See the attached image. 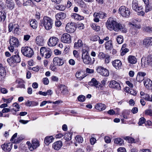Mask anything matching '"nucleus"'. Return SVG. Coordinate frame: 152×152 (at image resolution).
Listing matches in <instances>:
<instances>
[{
    "instance_id": "obj_7",
    "label": "nucleus",
    "mask_w": 152,
    "mask_h": 152,
    "mask_svg": "<svg viewBox=\"0 0 152 152\" xmlns=\"http://www.w3.org/2000/svg\"><path fill=\"white\" fill-rule=\"evenodd\" d=\"M41 55L45 58H48L50 57L52 54V52L49 48H47L45 47H42L40 49Z\"/></svg>"
},
{
    "instance_id": "obj_40",
    "label": "nucleus",
    "mask_w": 152,
    "mask_h": 152,
    "mask_svg": "<svg viewBox=\"0 0 152 152\" xmlns=\"http://www.w3.org/2000/svg\"><path fill=\"white\" fill-rule=\"evenodd\" d=\"M72 135L70 133L65 134L64 135V138L66 141H69L71 139Z\"/></svg>"
},
{
    "instance_id": "obj_1",
    "label": "nucleus",
    "mask_w": 152,
    "mask_h": 152,
    "mask_svg": "<svg viewBox=\"0 0 152 152\" xmlns=\"http://www.w3.org/2000/svg\"><path fill=\"white\" fill-rule=\"evenodd\" d=\"M107 27L109 30H114L116 32L119 31L124 33H126L127 29L125 26L117 22L111 18H109L107 22Z\"/></svg>"
},
{
    "instance_id": "obj_24",
    "label": "nucleus",
    "mask_w": 152,
    "mask_h": 152,
    "mask_svg": "<svg viewBox=\"0 0 152 152\" xmlns=\"http://www.w3.org/2000/svg\"><path fill=\"white\" fill-rule=\"evenodd\" d=\"M86 76L85 72L82 70L77 72L75 74V76L79 80L83 79Z\"/></svg>"
},
{
    "instance_id": "obj_63",
    "label": "nucleus",
    "mask_w": 152,
    "mask_h": 152,
    "mask_svg": "<svg viewBox=\"0 0 152 152\" xmlns=\"http://www.w3.org/2000/svg\"><path fill=\"white\" fill-rule=\"evenodd\" d=\"M43 83L45 85H48L49 83V80L47 77L44 78L43 79Z\"/></svg>"
},
{
    "instance_id": "obj_29",
    "label": "nucleus",
    "mask_w": 152,
    "mask_h": 152,
    "mask_svg": "<svg viewBox=\"0 0 152 152\" xmlns=\"http://www.w3.org/2000/svg\"><path fill=\"white\" fill-rule=\"evenodd\" d=\"M36 43L38 45L42 46L44 44V39L41 36H37L36 39Z\"/></svg>"
},
{
    "instance_id": "obj_16",
    "label": "nucleus",
    "mask_w": 152,
    "mask_h": 152,
    "mask_svg": "<svg viewBox=\"0 0 152 152\" xmlns=\"http://www.w3.org/2000/svg\"><path fill=\"white\" fill-rule=\"evenodd\" d=\"M61 40L65 43H69L71 42L72 41L71 37L68 34H64L62 36Z\"/></svg>"
},
{
    "instance_id": "obj_53",
    "label": "nucleus",
    "mask_w": 152,
    "mask_h": 152,
    "mask_svg": "<svg viewBox=\"0 0 152 152\" xmlns=\"http://www.w3.org/2000/svg\"><path fill=\"white\" fill-rule=\"evenodd\" d=\"M145 120L144 118L142 117L140 118L139 120L138 124L139 125H141L145 122Z\"/></svg>"
},
{
    "instance_id": "obj_60",
    "label": "nucleus",
    "mask_w": 152,
    "mask_h": 152,
    "mask_svg": "<svg viewBox=\"0 0 152 152\" xmlns=\"http://www.w3.org/2000/svg\"><path fill=\"white\" fill-rule=\"evenodd\" d=\"M122 115L124 118L127 119H129V113H123Z\"/></svg>"
},
{
    "instance_id": "obj_32",
    "label": "nucleus",
    "mask_w": 152,
    "mask_h": 152,
    "mask_svg": "<svg viewBox=\"0 0 152 152\" xmlns=\"http://www.w3.org/2000/svg\"><path fill=\"white\" fill-rule=\"evenodd\" d=\"M55 17L56 19L62 20L66 18V15L63 12H60L57 14Z\"/></svg>"
},
{
    "instance_id": "obj_49",
    "label": "nucleus",
    "mask_w": 152,
    "mask_h": 152,
    "mask_svg": "<svg viewBox=\"0 0 152 152\" xmlns=\"http://www.w3.org/2000/svg\"><path fill=\"white\" fill-rule=\"evenodd\" d=\"M56 8L57 10L61 11H63L65 9V7L62 5H58L56 7Z\"/></svg>"
},
{
    "instance_id": "obj_27",
    "label": "nucleus",
    "mask_w": 152,
    "mask_h": 152,
    "mask_svg": "<svg viewBox=\"0 0 152 152\" xmlns=\"http://www.w3.org/2000/svg\"><path fill=\"white\" fill-rule=\"evenodd\" d=\"M105 48L106 50H111L113 48V45L112 41L109 40L106 42L105 43Z\"/></svg>"
},
{
    "instance_id": "obj_38",
    "label": "nucleus",
    "mask_w": 152,
    "mask_h": 152,
    "mask_svg": "<svg viewBox=\"0 0 152 152\" xmlns=\"http://www.w3.org/2000/svg\"><path fill=\"white\" fill-rule=\"evenodd\" d=\"M82 41L81 40H78L77 42H75L74 44V47L75 48H78L82 46Z\"/></svg>"
},
{
    "instance_id": "obj_37",
    "label": "nucleus",
    "mask_w": 152,
    "mask_h": 152,
    "mask_svg": "<svg viewBox=\"0 0 152 152\" xmlns=\"http://www.w3.org/2000/svg\"><path fill=\"white\" fill-rule=\"evenodd\" d=\"M114 142L115 144L121 145L124 144V141L122 139L118 138L115 139Z\"/></svg>"
},
{
    "instance_id": "obj_58",
    "label": "nucleus",
    "mask_w": 152,
    "mask_h": 152,
    "mask_svg": "<svg viewBox=\"0 0 152 152\" xmlns=\"http://www.w3.org/2000/svg\"><path fill=\"white\" fill-rule=\"evenodd\" d=\"M59 19H56L55 21V25L56 26L59 27L61 25V23L59 20Z\"/></svg>"
},
{
    "instance_id": "obj_9",
    "label": "nucleus",
    "mask_w": 152,
    "mask_h": 152,
    "mask_svg": "<svg viewBox=\"0 0 152 152\" xmlns=\"http://www.w3.org/2000/svg\"><path fill=\"white\" fill-rule=\"evenodd\" d=\"M130 28L129 30V32L132 35H135L138 33V29L140 28V26L136 24L130 23L129 24Z\"/></svg>"
},
{
    "instance_id": "obj_43",
    "label": "nucleus",
    "mask_w": 152,
    "mask_h": 152,
    "mask_svg": "<svg viewBox=\"0 0 152 152\" xmlns=\"http://www.w3.org/2000/svg\"><path fill=\"white\" fill-rule=\"evenodd\" d=\"M6 18V13L0 12V21H4Z\"/></svg>"
},
{
    "instance_id": "obj_61",
    "label": "nucleus",
    "mask_w": 152,
    "mask_h": 152,
    "mask_svg": "<svg viewBox=\"0 0 152 152\" xmlns=\"http://www.w3.org/2000/svg\"><path fill=\"white\" fill-rule=\"evenodd\" d=\"M143 98H144L145 100L150 101V97L149 95L147 94H145L144 96L143 97Z\"/></svg>"
},
{
    "instance_id": "obj_2",
    "label": "nucleus",
    "mask_w": 152,
    "mask_h": 152,
    "mask_svg": "<svg viewBox=\"0 0 152 152\" xmlns=\"http://www.w3.org/2000/svg\"><path fill=\"white\" fill-rule=\"evenodd\" d=\"M53 24V20L47 16H44L43 19L40 20V26H44L47 30H50L52 28Z\"/></svg>"
},
{
    "instance_id": "obj_22",
    "label": "nucleus",
    "mask_w": 152,
    "mask_h": 152,
    "mask_svg": "<svg viewBox=\"0 0 152 152\" xmlns=\"http://www.w3.org/2000/svg\"><path fill=\"white\" fill-rule=\"evenodd\" d=\"M113 66L116 69H120L121 68L122 62L119 60H115L112 62Z\"/></svg>"
},
{
    "instance_id": "obj_62",
    "label": "nucleus",
    "mask_w": 152,
    "mask_h": 152,
    "mask_svg": "<svg viewBox=\"0 0 152 152\" xmlns=\"http://www.w3.org/2000/svg\"><path fill=\"white\" fill-rule=\"evenodd\" d=\"M118 152H126L125 148L123 147H120L117 150Z\"/></svg>"
},
{
    "instance_id": "obj_3",
    "label": "nucleus",
    "mask_w": 152,
    "mask_h": 152,
    "mask_svg": "<svg viewBox=\"0 0 152 152\" xmlns=\"http://www.w3.org/2000/svg\"><path fill=\"white\" fill-rule=\"evenodd\" d=\"M10 45L8 49L11 53H13L15 50V48L18 47L19 45V42L18 39L13 36H10L9 39Z\"/></svg>"
},
{
    "instance_id": "obj_30",
    "label": "nucleus",
    "mask_w": 152,
    "mask_h": 152,
    "mask_svg": "<svg viewBox=\"0 0 152 152\" xmlns=\"http://www.w3.org/2000/svg\"><path fill=\"white\" fill-rule=\"evenodd\" d=\"M6 5L7 7L10 10L12 9L14 7L15 4L12 0H7L6 1Z\"/></svg>"
},
{
    "instance_id": "obj_59",
    "label": "nucleus",
    "mask_w": 152,
    "mask_h": 152,
    "mask_svg": "<svg viewBox=\"0 0 152 152\" xmlns=\"http://www.w3.org/2000/svg\"><path fill=\"white\" fill-rule=\"evenodd\" d=\"M152 9V7L149 5H146L145 7V11L146 12H147L150 11H151Z\"/></svg>"
},
{
    "instance_id": "obj_17",
    "label": "nucleus",
    "mask_w": 152,
    "mask_h": 152,
    "mask_svg": "<svg viewBox=\"0 0 152 152\" xmlns=\"http://www.w3.org/2000/svg\"><path fill=\"white\" fill-rule=\"evenodd\" d=\"M143 44L146 48H150L152 46V37H148L143 40Z\"/></svg>"
},
{
    "instance_id": "obj_36",
    "label": "nucleus",
    "mask_w": 152,
    "mask_h": 152,
    "mask_svg": "<svg viewBox=\"0 0 152 152\" xmlns=\"http://www.w3.org/2000/svg\"><path fill=\"white\" fill-rule=\"evenodd\" d=\"M71 16L72 18L77 20H80L83 19V16H81L77 13H73L71 15Z\"/></svg>"
},
{
    "instance_id": "obj_15",
    "label": "nucleus",
    "mask_w": 152,
    "mask_h": 152,
    "mask_svg": "<svg viewBox=\"0 0 152 152\" xmlns=\"http://www.w3.org/2000/svg\"><path fill=\"white\" fill-rule=\"evenodd\" d=\"M59 41V39L56 37H50L48 43V45L50 46H55Z\"/></svg>"
},
{
    "instance_id": "obj_8",
    "label": "nucleus",
    "mask_w": 152,
    "mask_h": 152,
    "mask_svg": "<svg viewBox=\"0 0 152 152\" xmlns=\"http://www.w3.org/2000/svg\"><path fill=\"white\" fill-rule=\"evenodd\" d=\"M21 51L24 56L28 57H31L34 53L32 49L28 47H22Z\"/></svg>"
},
{
    "instance_id": "obj_42",
    "label": "nucleus",
    "mask_w": 152,
    "mask_h": 152,
    "mask_svg": "<svg viewBox=\"0 0 152 152\" xmlns=\"http://www.w3.org/2000/svg\"><path fill=\"white\" fill-rule=\"evenodd\" d=\"M117 43L119 44L122 43L124 41L123 36L121 35H118L116 38Z\"/></svg>"
},
{
    "instance_id": "obj_26",
    "label": "nucleus",
    "mask_w": 152,
    "mask_h": 152,
    "mask_svg": "<svg viewBox=\"0 0 152 152\" xmlns=\"http://www.w3.org/2000/svg\"><path fill=\"white\" fill-rule=\"evenodd\" d=\"M110 87L120 90L121 89V86L120 84L115 80H113L110 82L109 84Z\"/></svg>"
},
{
    "instance_id": "obj_25",
    "label": "nucleus",
    "mask_w": 152,
    "mask_h": 152,
    "mask_svg": "<svg viewBox=\"0 0 152 152\" xmlns=\"http://www.w3.org/2000/svg\"><path fill=\"white\" fill-rule=\"evenodd\" d=\"M53 62L55 66H61L64 64L62 60L58 58H54Z\"/></svg>"
},
{
    "instance_id": "obj_12",
    "label": "nucleus",
    "mask_w": 152,
    "mask_h": 152,
    "mask_svg": "<svg viewBox=\"0 0 152 152\" xmlns=\"http://www.w3.org/2000/svg\"><path fill=\"white\" fill-rule=\"evenodd\" d=\"M82 58L83 62L86 64H92L94 62L89 54L82 56Z\"/></svg>"
},
{
    "instance_id": "obj_45",
    "label": "nucleus",
    "mask_w": 152,
    "mask_h": 152,
    "mask_svg": "<svg viewBox=\"0 0 152 152\" xmlns=\"http://www.w3.org/2000/svg\"><path fill=\"white\" fill-rule=\"evenodd\" d=\"M145 79L144 77H142L140 76L139 74H137L136 77V80L137 82L141 83L143 80L144 81Z\"/></svg>"
},
{
    "instance_id": "obj_47",
    "label": "nucleus",
    "mask_w": 152,
    "mask_h": 152,
    "mask_svg": "<svg viewBox=\"0 0 152 152\" xmlns=\"http://www.w3.org/2000/svg\"><path fill=\"white\" fill-rule=\"evenodd\" d=\"M107 55L102 52H100L99 53L98 57L100 59H103L105 58Z\"/></svg>"
},
{
    "instance_id": "obj_35",
    "label": "nucleus",
    "mask_w": 152,
    "mask_h": 152,
    "mask_svg": "<svg viewBox=\"0 0 152 152\" xmlns=\"http://www.w3.org/2000/svg\"><path fill=\"white\" fill-rule=\"evenodd\" d=\"M20 33V26L17 24H14V34L18 35Z\"/></svg>"
},
{
    "instance_id": "obj_19",
    "label": "nucleus",
    "mask_w": 152,
    "mask_h": 152,
    "mask_svg": "<svg viewBox=\"0 0 152 152\" xmlns=\"http://www.w3.org/2000/svg\"><path fill=\"white\" fill-rule=\"evenodd\" d=\"M31 143L32 146L29 148V150L31 151H33L34 149H36L40 145L39 141L36 139L32 140L31 141Z\"/></svg>"
},
{
    "instance_id": "obj_41",
    "label": "nucleus",
    "mask_w": 152,
    "mask_h": 152,
    "mask_svg": "<svg viewBox=\"0 0 152 152\" xmlns=\"http://www.w3.org/2000/svg\"><path fill=\"white\" fill-rule=\"evenodd\" d=\"M92 28L96 31H98L100 30V27L96 25V24L94 23H92L91 26Z\"/></svg>"
},
{
    "instance_id": "obj_50",
    "label": "nucleus",
    "mask_w": 152,
    "mask_h": 152,
    "mask_svg": "<svg viewBox=\"0 0 152 152\" xmlns=\"http://www.w3.org/2000/svg\"><path fill=\"white\" fill-rule=\"evenodd\" d=\"M104 58V62L105 63L108 64L110 62V56L109 55H107Z\"/></svg>"
},
{
    "instance_id": "obj_55",
    "label": "nucleus",
    "mask_w": 152,
    "mask_h": 152,
    "mask_svg": "<svg viewBox=\"0 0 152 152\" xmlns=\"http://www.w3.org/2000/svg\"><path fill=\"white\" fill-rule=\"evenodd\" d=\"M77 27L79 29H82L84 28V25L82 23H79L77 24Z\"/></svg>"
},
{
    "instance_id": "obj_5",
    "label": "nucleus",
    "mask_w": 152,
    "mask_h": 152,
    "mask_svg": "<svg viewBox=\"0 0 152 152\" xmlns=\"http://www.w3.org/2000/svg\"><path fill=\"white\" fill-rule=\"evenodd\" d=\"M14 52L15 55L12 56L7 59V62L11 66L12 63H19L20 61V58L18 55V52L17 50H15Z\"/></svg>"
},
{
    "instance_id": "obj_6",
    "label": "nucleus",
    "mask_w": 152,
    "mask_h": 152,
    "mask_svg": "<svg viewBox=\"0 0 152 152\" xmlns=\"http://www.w3.org/2000/svg\"><path fill=\"white\" fill-rule=\"evenodd\" d=\"M132 7L134 10L138 12V15L143 16L144 15V12L142 10V7L138 6V2L136 0L133 1Z\"/></svg>"
},
{
    "instance_id": "obj_54",
    "label": "nucleus",
    "mask_w": 152,
    "mask_h": 152,
    "mask_svg": "<svg viewBox=\"0 0 152 152\" xmlns=\"http://www.w3.org/2000/svg\"><path fill=\"white\" fill-rule=\"evenodd\" d=\"M14 24L12 23H10L9 25V31L10 32H11L14 28Z\"/></svg>"
},
{
    "instance_id": "obj_33",
    "label": "nucleus",
    "mask_w": 152,
    "mask_h": 152,
    "mask_svg": "<svg viewBox=\"0 0 152 152\" xmlns=\"http://www.w3.org/2000/svg\"><path fill=\"white\" fill-rule=\"evenodd\" d=\"M54 139L52 136H47L45 139V142L47 145H49L50 143L53 142Z\"/></svg>"
},
{
    "instance_id": "obj_44",
    "label": "nucleus",
    "mask_w": 152,
    "mask_h": 152,
    "mask_svg": "<svg viewBox=\"0 0 152 152\" xmlns=\"http://www.w3.org/2000/svg\"><path fill=\"white\" fill-rule=\"evenodd\" d=\"M31 0H23V5L24 6H29L31 4Z\"/></svg>"
},
{
    "instance_id": "obj_10",
    "label": "nucleus",
    "mask_w": 152,
    "mask_h": 152,
    "mask_svg": "<svg viewBox=\"0 0 152 152\" xmlns=\"http://www.w3.org/2000/svg\"><path fill=\"white\" fill-rule=\"evenodd\" d=\"M94 18V20L95 22H98L99 21V19H103L107 16V14L104 13L95 12L93 15Z\"/></svg>"
},
{
    "instance_id": "obj_64",
    "label": "nucleus",
    "mask_w": 152,
    "mask_h": 152,
    "mask_svg": "<svg viewBox=\"0 0 152 152\" xmlns=\"http://www.w3.org/2000/svg\"><path fill=\"white\" fill-rule=\"evenodd\" d=\"M145 113L147 115L152 116V111L150 109L146 110Z\"/></svg>"
},
{
    "instance_id": "obj_52",
    "label": "nucleus",
    "mask_w": 152,
    "mask_h": 152,
    "mask_svg": "<svg viewBox=\"0 0 152 152\" xmlns=\"http://www.w3.org/2000/svg\"><path fill=\"white\" fill-rule=\"evenodd\" d=\"M78 101L80 102H83L85 101V97L83 95H80L77 98Z\"/></svg>"
},
{
    "instance_id": "obj_20",
    "label": "nucleus",
    "mask_w": 152,
    "mask_h": 152,
    "mask_svg": "<svg viewBox=\"0 0 152 152\" xmlns=\"http://www.w3.org/2000/svg\"><path fill=\"white\" fill-rule=\"evenodd\" d=\"M88 84L91 86H94L96 88H101L102 87L100 84L99 83V82L94 78H93L91 81L89 82Z\"/></svg>"
},
{
    "instance_id": "obj_51",
    "label": "nucleus",
    "mask_w": 152,
    "mask_h": 152,
    "mask_svg": "<svg viewBox=\"0 0 152 152\" xmlns=\"http://www.w3.org/2000/svg\"><path fill=\"white\" fill-rule=\"evenodd\" d=\"M73 54L74 56L76 58H78L80 57L79 52L76 50H74L73 51Z\"/></svg>"
},
{
    "instance_id": "obj_21",
    "label": "nucleus",
    "mask_w": 152,
    "mask_h": 152,
    "mask_svg": "<svg viewBox=\"0 0 152 152\" xmlns=\"http://www.w3.org/2000/svg\"><path fill=\"white\" fill-rule=\"evenodd\" d=\"M62 142L61 141L56 142L52 145V148L54 150L58 151L62 146Z\"/></svg>"
},
{
    "instance_id": "obj_18",
    "label": "nucleus",
    "mask_w": 152,
    "mask_h": 152,
    "mask_svg": "<svg viewBox=\"0 0 152 152\" xmlns=\"http://www.w3.org/2000/svg\"><path fill=\"white\" fill-rule=\"evenodd\" d=\"M12 144L11 143H4L1 146L2 149L6 152H9L12 149Z\"/></svg>"
},
{
    "instance_id": "obj_23",
    "label": "nucleus",
    "mask_w": 152,
    "mask_h": 152,
    "mask_svg": "<svg viewBox=\"0 0 152 152\" xmlns=\"http://www.w3.org/2000/svg\"><path fill=\"white\" fill-rule=\"evenodd\" d=\"M144 85L148 89H151L152 86V81L148 78H145L143 81Z\"/></svg>"
},
{
    "instance_id": "obj_13",
    "label": "nucleus",
    "mask_w": 152,
    "mask_h": 152,
    "mask_svg": "<svg viewBox=\"0 0 152 152\" xmlns=\"http://www.w3.org/2000/svg\"><path fill=\"white\" fill-rule=\"evenodd\" d=\"M66 31L68 33L74 32L75 30V24L73 23H68L66 26Z\"/></svg>"
},
{
    "instance_id": "obj_56",
    "label": "nucleus",
    "mask_w": 152,
    "mask_h": 152,
    "mask_svg": "<svg viewBox=\"0 0 152 152\" xmlns=\"http://www.w3.org/2000/svg\"><path fill=\"white\" fill-rule=\"evenodd\" d=\"M141 63L142 64H144V66L145 67H147L149 64H149V63L148 62V61H147V60L146 59V58L145 59L144 62H143L142 61V59L141 60Z\"/></svg>"
},
{
    "instance_id": "obj_4",
    "label": "nucleus",
    "mask_w": 152,
    "mask_h": 152,
    "mask_svg": "<svg viewBox=\"0 0 152 152\" xmlns=\"http://www.w3.org/2000/svg\"><path fill=\"white\" fill-rule=\"evenodd\" d=\"M118 12L121 16L126 18H129L131 13L130 9L124 6L119 8Z\"/></svg>"
},
{
    "instance_id": "obj_31",
    "label": "nucleus",
    "mask_w": 152,
    "mask_h": 152,
    "mask_svg": "<svg viewBox=\"0 0 152 152\" xmlns=\"http://www.w3.org/2000/svg\"><path fill=\"white\" fill-rule=\"evenodd\" d=\"M95 108L99 111H102L105 109L106 106L104 104L100 103L96 104L95 106Z\"/></svg>"
},
{
    "instance_id": "obj_34",
    "label": "nucleus",
    "mask_w": 152,
    "mask_h": 152,
    "mask_svg": "<svg viewBox=\"0 0 152 152\" xmlns=\"http://www.w3.org/2000/svg\"><path fill=\"white\" fill-rule=\"evenodd\" d=\"M60 88L61 90V93L63 94H65L68 92L67 87L64 85H61L60 86Z\"/></svg>"
},
{
    "instance_id": "obj_39",
    "label": "nucleus",
    "mask_w": 152,
    "mask_h": 152,
    "mask_svg": "<svg viewBox=\"0 0 152 152\" xmlns=\"http://www.w3.org/2000/svg\"><path fill=\"white\" fill-rule=\"evenodd\" d=\"M37 22L35 20H33L30 22L31 26L34 29L36 28L37 26Z\"/></svg>"
},
{
    "instance_id": "obj_46",
    "label": "nucleus",
    "mask_w": 152,
    "mask_h": 152,
    "mask_svg": "<svg viewBox=\"0 0 152 152\" xmlns=\"http://www.w3.org/2000/svg\"><path fill=\"white\" fill-rule=\"evenodd\" d=\"M124 139L126 140H128L129 142L131 143H133L134 142V138L129 136L124 137Z\"/></svg>"
},
{
    "instance_id": "obj_11",
    "label": "nucleus",
    "mask_w": 152,
    "mask_h": 152,
    "mask_svg": "<svg viewBox=\"0 0 152 152\" xmlns=\"http://www.w3.org/2000/svg\"><path fill=\"white\" fill-rule=\"evenodd\" d=\"M96 70L97 72L102 75L107 76L109 75V73L108 70L102 66L98 67Z\"/></svg>"
},
{
    "instance_id": "obj_48",
    "label": "nucleus",
    "mask_w": 152,
    "mask_h": 152,
    "mask_svg": "<svg viewBox=\"0 0 152 152\" xmlns=\"http://www.w3.org/2000/svg\"><path fill=\"white\" fill-rule=\"evenodd\" d=\"M76 141L79 143H82L83 141V138L80 136L78 135L75 137Z\"/></svg>"
},
{
    "instance_id": "obj_28",
    "label": "nucleus",
    "mask_w": 152,
    "mask_h": 152,
    "mask_svg": "<svg viewBox=\"0 0 152 152\" xmlns=\"http://www.w3.org/2000/svg\"><path fill=\"white\" fill-rule=\"evenodd\" d=\"M127 59L128 62L131 64H135L137 61V60L136 57L132 55L129 56Z\"/></svg>"
},
{
    "instance_id": "obj_57",
    "label": "nucleus",
    "mask_w": 152,
    "mask_h": 152,
    "mask_svg": "<svg viewBox=\"0 0 152 152\" xmlns=\"http://www.w3.org/2000/svg\"><path fill=\"white\" fill-rule=\"evenodd\" d=\"M147 61L149 63L150 65L152 63V55L148 56L146 58Z\"/></svg>"
},
{
    "instance_id": "obj_14",
    "label": "nucleus",
    "mask_w": 152,
    "mask_h": 152,
    "mask_svg": "<svg viewBox=\"0 0 152 152\" xmlns=\"http://www.w3.org/2000/svg\"><path fill=\"white\" fill-rule=\"evenodd\" d=\"M6 75V72L5 68L0 63V81L4 80Z\"/></svg>"
}]
</instances>
